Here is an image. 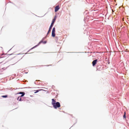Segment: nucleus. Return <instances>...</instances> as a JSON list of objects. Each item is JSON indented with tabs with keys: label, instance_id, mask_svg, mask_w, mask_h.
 I'll use <instances>...</instances> for the list:
<instances>
[{
	"label": "nucleus",
	"instance_id": "14",
	"mask_svg": "<svg viewBox=\"0 0 129 129\" xmlns=\"http://www.w3.org/2000/svg\"><path fill=\"white\" fill-rule=\"evenodd\" d=\"M46 43V42H45H45L44 43Z\"/></svg>",
	"mask_w": 129,
	"mask_h": 129
},
{
	"label": "nucleus",
	"instance_id": "15",
	"mask_svg": "<svg viewBox=\"0 0 129 129\" xmlns=\"http://www.w3.org/2000/svg\"><path fill=\"white\" fill-rule=\"evenodd\" d=\"M56 39H58V37H56Z\"/></svg>",
	"mask_w": 129,
	"mask_h": 129
},
{
	"label": "nucleus",
	"instance_id": "1",
	"mask_svg": "<svg viewBox=\"0 0 129 129\" xmlns=\"http://www.w3.org/2000/svg\"><path fill=\"white\" fill-rule=\"evenodd\" d=\"M56 19V17L55 16L54 17V19H53L52 20V23H51V25L49 29V30H48V31L47 34H48L50 32L52 28V27Z\"/></svg>",
	"mask_w": 129,
	"mask_h": 129
},
{
	"label": "nucleus",
	"instance_id": "8",
	"mask_svg": "<svg viewBox=\"0 0 129 129\" xmlns=\"http://www.w3.org/2000/svg\"><path fill=\"white\" fill-rule=\"evenodd\" d=\"M43 90L42 89H39V90H36V91L35 92H34V93H36L38 92L39 91H41V90Z\"/></svg>",
	"mask_w": 129,
	"mask_h": 129
},
{
	"label": "nucleus",
	"instance_id": "9",
	"mask_svg": "<svg viewBox=\"0 0 129 129\" xmlns=\"http://www.w3.org/2000/svg\"><path fill=\"white\" fill-rule=\"evenodd\" d=\"M2 97L4 98H6L8 97V96L7 95H2Z\"/></svg>",
	"mask_w": 129,
	"mask_h": 129
},
{
	"label": "nucleus",
	"instance_id": "4",
	"mask_svg": "<svg viewBox=\"0 0 129 129\" xmlns=\"http://www.w3.org/2000/svg\"><path fill=\"white\" fill-rule=\"evenodd\" d=\"M55 27H53L52 29V37H54L55 36Z\"/></svg>",
	"mask_w": 129,
	"mask_h": 129
},
{
	"label": "nucleus",
	"instance_id": "11",
	"mask_svg": "<svg viewBox=\"0 0 129 129\" xmlns=\"http://www.w3.org/2000/svg\"><path fill=\"white\" fill-rule=\"evenodd\" d=\"M52 66V64H50V65H47L46 66Z\"/></svg>",
	"mask_w": 129,
	"mask_h": 129
},
{
	"label": "nucleus",
	"instance_id": "12",
	"mask_svg": "<svg viewBox=\"0 0 129 129\" xmlns=\"http://www.w3.org/2000/svg\"><path fill=\"white\" fill-rule=\"evenodd\" d=\"M36 46H35V47H33V48H31L30 49V50H31V49H33V48H35V47H36Z\"/></svg>",
	"mask_w": 129,
	"mask_h": 129
},
{
	"label": "nucleus",
	"instance_id": "7",
	"mask_svg": "<svg viewBox=\"0 0 129 129\" xmlns=\"http://www.w3.org/2000/svg\"><path fill=\"white\" fill-rule=\"evenodd\" d=\"M52 104L53 106L54 105H55L56 101L54 99H52Z\"/></svg>",
	"mask_w": 129,
	"mask_h": 129
},
{
	"label": "nucleus",
	"instance_id": "10",
	"mask_svg": "<svg viewBox=\"0 0 129 129\" xmlns=\"http://www.w3.org/2000/svg\"><path fill=\"white\" fill-rule=\"evenodd\" d=\"M125 115H126V113H125V112H124V115L123 116V117L124 118H126Z\"/></svg>",
	"mask_w": 129,
	"mask_h": 129
},
{
	"label": "nucleus",
	"instance_id": "3",
	"mask_svg": "<svg viewBox=\"0 0 129 129\" xmlns=\"http://www.w3.org/2000/svg\"><path fill=\"white\" fill-rule=\"evenodd\" d=\"M19 93L20 94H21L22 95L18 98L17 100L20 101H22V100H21V97L23 96L24 95L25 93L24 92H20Z\"/></svg>",
	"mask_w": 129,
	"mask_h": 129
},
{
	"label": "nucleus",
	"instance_id": "6",
	"mask_svg": "<svg viewBox=\"0 0 129 129\" xmlns=\"http://www.w3.org/2000/svg\"><path fill=\"white\" fill-rule=\"evenodd\" d=\"M59 9V6H56L55 8V12H57Z\"/></svg>",
	"mask_w": 129,
	"mask_h": 129
},
{
	"label": "nucleus",
	"instance_id": "13",
	"mask_svg": "<svg viewBox=\"0 0 129 129\" xmlns=\"http://www.w3.org/2000/svg\"><path fill=\"white\" fill-rule=\"evenodd\" d=\"M41 43V42H40L39 43L38 45L39 44Z\"/></svg>",
	"mask_w": 129,
	"mask_h": 129
},
{
	"label": "nucleus",
	"instance_id": "5",
	"mask_svg": "<svg viewBox=\"0 0 129 129\" xmlns=\"http://www.w3.org/2000/svg\"><path fill=\"white\" fill-rule=\"evenodd\" d=\"M97 61L98 60L97 59H95L93 61L92 64L93 66H94L95 64Z\"/></svg>",
	"mask_w": 129,
	"mask_h": 129
},
{
	"label": "nucleus",
	"instance_id": "2",
	"mask_svg": "<svg viewBox=\"0 0 129 129\" xmlns=\"http://www.w3.org/2000/svg\"><path fill=\"white\" fill-rule=\"evenodd\" d=\"M53 107L55 109H57V108L60 107V105L59 102H57L55 103V105L53 106Z\"/></svg>",
	"mask_w": 129,
	"mask_h": 129
}]
</instances>
